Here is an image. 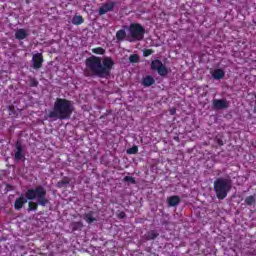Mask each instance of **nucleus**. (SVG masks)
Segmentation results:
<instances>
[{
    "label": "nucleus",
    "mask_w": 256,
    "mask_h": 256,
    "mask_svg": "<svg viewBox=\"0 0 256 256\" xmlns=\"http://www.w3.org/2000/svg\"><path fill=\"white\" fill-rule=\"evenodd\" d=\"M32 63H33L34 69H41V67H43V54L42 53L34 54L32 58Z\"/></svg>",
    "instance_id": "obj_7"
},
{
    "label": "nucleus",
    "mask_w": 256,
    "mask_h": 256,
    "mask_svg": "<svg viewBox=\"0 0 256 256\" xmlns=\"http://www.w3.org/2000/svg\"><path fill=\"white\" fill-rule=\"evenodd\" d=\"M25 197L29 201H35V199H37L38 205H41L42 207H45L49 203V199H47V190L43 186L28 189Z\"/></svg>",
    "instance_id": "obj_3"
},
{
    "label": "nucleus",
    "mask_w": 256,
    "mask_h": 256,
    "mask_svg": "<svg viewBox=\"0 0 256 256\" xmlns=\"http://www.w3.org/2000/svg\"><path fill=\"white\" fill-rule=\"evenodd\" d=\"M73 25H81L83 23V17L82 16H74L72 19Z\"/></svg>",
    "instance_id": "obj_20"
},
{
    "label": "nucleus",
    "mask_w": 256,
    "mask_h": 256,
    "mask_svg": "<svg viewBox=\"0 0 256 256\" xmlns=\"http://www.w3.org/2000/svg\"><path fill=\"white\" fill-rule=\"evenodd\" d=\"M139 151V148L137 146H133L132 148H129L127 150L128 155H135Z\"/></svg>",
    "instance_id": "obj_23"
},
{
    "label": "nucleus",
    "mask_w": 256,
    "mask_h": 256,
    "mask_svg": "<svg viewBox=\"0 0 256 256\" xmlns=\"http://www.w3.org/2000/svg\"><path fill=\"white\" fill-rule=\"evenodd\" d=\"M68 182H65V181H61V182H58V187H65V185H67Z\"/></svg>",
    "instance_id": "obj_29"
},
{
    "label": "nucleus",
    "mask_w": 256,
    "mask_h": 256,
    "mask_svg": "<svg viewBox=\"0 0 256 256\" xmlns=\"http://www.w3.org/2000/svg\"><path fill=\"white\" fill-rule=\"evenodd\" d=\"M180 202L181 199L179 198V196H172L167 199L169 207H177V205H179Z\"/></svg>",
    "instance_id": "obj_12"
},
{
    "label": "nucleus",
    "mask_w": 256,
    "mask_h": 256,
    "mask_svg": "<svg viewBox=\"0 0 256 256\" xmlns=\"http://www.w3.org/2000/svg\"><path fill=\"white\" fill-rule=\"evenodd\" d=\"M214 191L218 199H225L231 191V180L218 178L214 182Z\"/></svg>",
    "instance_id": "obj_4"
},
{
    "label": "nucleus",
    "mask_w": 256,
    "mask_h": 256,
    "mask_svg": "<svg viewBox=\"0 0 256 256\" xmlns=\"http://www.w3.org/2000/svg\"><path fill=\"white\" fill-rule=\"evenodd\" d=\"M144 57H149V55H153V50L147 49L143 53Z\"/></svg>",
    "instance_id": "obj_28"
},
{
    "label": "nucleus",
    "mask_w": 256,
    "mask_h": 256,
    "mask_svg": "<svg viewBox=\"0 0 256 256\" xmlns=\"http://www.w3.org/2000/svg\"><path fill=\"white\" fill-rule=\"evenodd\" d=\"M27 37H29V31L23 28L16 30L15 39H18V41H23V39H27Z\"/></svg>",
    "instance_id": "obj_9"
},
{
    "label": "nucleus",
    "mask_w": 256,
    "mask_h": 256,
    "mask_svg": "<svg viewBox=\"0 0 256 256\" xmlns=\"http://www.w3.org/2000/svg\"><path fill=\"white\" fill-rule=\"evenodd\" d=\"M115 7V2H108L103 4L99 9V15H105V13H109V11H113Z\"/></svg>",
    "instance_id": "obj_8"
},
{
    "label": "nucleus",
    "mask_w": 256,
    "mask_h": 256,
    "mask_svg": "<svg viewBox=\"0 0 256 256\" xmlns=\"http://www.w3.org/2000/svg\"><path fill=\"white\" fill-rule=\"evenodd\" d=\"M73 114V103L67 99L58 98L54 103V108L50 111L48 117L50 119H60L63 121L65 119H71V115Z\"/></svg>",
    "instance_id": "obj_2"
},
{
    "label": "nucleus",
    "mask_w": 256,
    "mask_h": 256,
    "mask_svg": "<svg viewBox=\"0 0 256 256\" xmlns=\"http://www.w3.org/2000/svg\"><path fill=\"white\" fill-rule=\"evenodd\" d=\"M85 65L86 77H108L109 73H111V69H113V65H115V62H113L111 57H106L102 60L101 57L91 56L86 59Z\"/></svg>",
    "instance_id": "obj_1"
},
{
    "label": "nucleus",
    "mask_w": 256,
    "mask_h": 256,
    "mask_svg": "<svg viewBox=\"0 0 256 256\" xmlns=\"http://www.w3.org/2000/svg\"><path fill=\"white\" fill-rule=\"evenodd\" d=\"M37 85H39V81H37V79H35V78H31L30 79V87H37Z\"/></svg>",
    "instance_id": "obj_27"
},
{
    "label": "nucleus",
    "mask_w": 256,
    "mask_h": 256,
    "mask_svg": "<svg viewBox=\"0 0 256 256\" xmlns=\"http://www.w3.org/2000/svg\"><path fill=\"white\" fill-rule=\"evenodd\" d=\"M124 181H126V183H132L133 185H135V178L131 176H125Z\"/></svg>",
    "instance_id": "obj_26"
},
{
    "label": "nucleus",
    "mask_w": 256,
    "mask_h": 256,
    "mask_svg": "<svg viewBox=\"0 0 256 256\" xmlns=\"http://www.w3.org/2000/svg\"><path fill=\"white\" fill-rule=\"evenodd\" d=\"M72 231H78V229H83V222H73L71 223Z\"/></svg>",
    "instance_id": "obj_19"
},
{
    "label": "nucleus",
    "mask_w": 256,
    "mask_h": 256,
    "mask_svg": "<svg viewBox=\"0 0 256 256\" xmlns=\"http://www.w3.org/2000/svg\"><path fill=\"white\" fill-rule=\"evenodd\" d=\"M245 203L249 206L255 205V195L246 197Z\"/></svg>",
    "instance_id": "obj_21"
},
{
    "label": "nucleus",
    "mask_w": 256,
    "mask_h": 256,
    "mask_svg": "<svg viewBox=\"0 0 256 256\" xmlns=\"http://www.w3.org/2000/svg\"><path fill=\"white\" fill-rule=\"evenodd\" d=\"M22 159H25V155H23V148L21 147V145H17L15 152V160L21 161Z\"/></svg>",
    "instance_id": "obj_13"
},
{
    "label": "nucleus",
    "mask_w": 256,
    "mask_h": 256,
    "mask_svg": "<svg viewBox=\"0 0 256 256\" xmlns=\"http://www.w3.org/2000/svg\"><path fill=\"white\" fill-rule=\"evenodd\" d=\"M92 53H95L96 55H103L105 54V49L98 47V48H93Z\"/></svg>",
    "instance_id": "obj_22"
},
{
    "label": "nucleus",
    "mask_w": 256,
    "mask_h": 256,
    "mask_svg": "<svg viewBox=\"0 0 256 256\" xmlns=\"http://www.w3.org/2000/svg\"><path fill=\"white\" fill-rule=\"evenodd\" d=\"M127 39V32H125V30H119L117 33H116V39L117 41H123V39Z\"/></svg>",
    "instance_id": "obj_16"
},
{
    "label": "nucleus",
    "mask_w": 256,
    "mask_h": 256,
    "mask_svg": "<svg viewBox=\"0 0 256 256\" xmlns=\"http://www.w3.org/2000/svg\"><path fill=\"white\" fill-rule=\"evenodd\" d=\"M145 37V28L139 24H131L127 32V41H141Z\"/></svg>",
    "instance_id": "obj_5"
},
{
    "label": "nucleus",
    "mask_w": 256,
    "mask_h": 256,
    "mask_svg": "<svg viewBox=\"0 0 256 256\" xmlns=\"http://www.w3.org/2000/svg\"><path fill=\"white\" fill-rule=\"evenodd\" d=\"M118 217L121 218V217H125V213L124 212H121L118 214Z\"/></svg>",
    "instance_id": "obj_30"
},
{
    "label": "nucleus",
    "mask_w": 256,
    "mask_h": 256,
    "mask_svg": "<svg viewBox=\"0 0 256 256\" xmlns=\"http://www.w3.org/2000/svg\"><path fill=\"white\" fill-rule=\"evenodd\" d=\"M170 115H175V109L170 110Z\"/></svg>",
    "instance_id": "obj_31"
},
{
    "label": "nucleus",
    "mask_w": 256,
    "mask_h": 256,
    "mask_svg": "<svg viewBox=\"0 0 256 256\" xmlns=\"http://www.w3.org/2000/svg\"><path fill=\"white\" fill-rule=\"evenodd\" d=\"M212 77L216 80L223 79V77H225V71H223V69H215L212 72Z\"/></svg>",
    "instance_id": "obj_14"
},
{
    "label": "nucleus",
    "mask_w": 256,
    "mask_h": 256,
    "mask_svg": "<svg viewBox=\"0 0 256 256\" xmlns=\"http://www.w3.org/2000/svg\"><path fill=\"white\" fill-rule=\"evenodd\" d=\"M213 105L215 109H227V107H229V103L226 102V100H219V99H214Z\"/></svg>",
    "instance_id": "obj_10"
},
{
    "label": "nucleus",
    "mask_w": 256,
    "mask_h": 256,
    "mask_svg": "<svg viewBox=\"0 0 256 256\" xmlns=\"http://www.w3.org/2000/svg\"><path fill=\"white\" fill-rule=\"evenodd\" d=\"M84 220L86 221V223H94V221H97V219L93 217V213L91 212L84 215Z\"/></svg>",
    "instance_id": "obj_18"
},
{
    "label": "nucleus",
    "mask_w": 256,
    "mask_h": 256,
    "mask_svg": "<svg viewBox=\"0 0 256 256\" xmlns=\"http://www.w3.org/2000/svg\"><path fill=\"white\" fill-rule=\"evenodd\" d=\"M151 69H153V71H157V73L161 76L167 75V68L165 67V65H163V62H161L160 60L152 61Z\"/></svg>",
    "instance_id": "obj_6"
},
{
    "label": "nucleus",
    "mask_w": 256,
    "mask_h": 256,
    "mask_svg": "<svg viewBox=\"0 0 256 256\" xmlns=\"http://www.w3.org/2000/svg\"><path fill=\"white\" fill-rule=\"evenodd\" d=\"M130 63H138L139 62V55L133 54L129 57Z\"/></svg>",
    "instance_id": "obj_25"
},
{
    "label": "nucleus",
    "mask_w": 256,
    "mask_h": 256,
    "mask_svg": "<svg viewBox=\"0 0 256 256\" xmlns=\"http://www.w3.org/2000/svg\"><path fill=\"white\" fill-rule=\"evenodd\" d=\"M157 237H159V234H157V232L155 231H150L147 234H145V239H147V241H151L152 239H157Z\"/></svg>",
    "instance_id": "obj_17"
},
{
    "label": "nucleus",
    "mask_w": 256,
    "mask_h": 256,
    "mask_svg": "<svg viewBox=\"0 0 256 256\" xmlns=\"http://www.w3.org/2000/svg\"><path fill=\"white\" fill-rule=\"evenodd\" d=\"M39 204L35 202H29L28 204V211H37V207Z\"/></svg>",
    "instance_id": "obj_24"
},
{
    "label": "nucleus",
    "mask_w": 256,
    "mask_h": 256,
    "mask_svg": "<svg viewBox=\"0 0 256 256\" xmlns=\"http://www.w3.org/2000/svg\"><path fill=\"white\" fill-rule=\"evenodd\" d=\"M27 197L25 198V196H20L19 198L16 199L15 204H14V209H16L17 211H19V209H23V205H25V203H27Z\"/></svg>",
    "instance_id": "obj_11"
},
{
    "label": "nucleus",
    "mask_w": 256,
    "mask_h": 256,
    "mask_svg": "<svg viewBox=\"0 0 256 256\" xmlns=\"http://www.w3.org/2000/svg\"><path fill=\"white\" fill-rule=\"evenodd\" d=\"M154 83H155V79H153V77H151V76H146L143 79L144 87H151V85H153Z\"/></svg>",
    "instance_id": "obj_15"
}]
</instances>
